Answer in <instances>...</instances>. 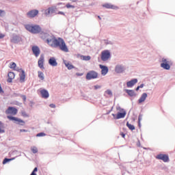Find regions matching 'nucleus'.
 Masks as SVG:
<instances>
[{
    "label": "nucleus",
    "mask_w": 175,
    "mask_h": 175,
    "mask_svg": "<svg viewBox=\"0 0 175 175\" xmlns=\"http://www.w3.org/2000/svg\"><path fill=\"white\" fill-rule=\"evenodd\" d=\"M98 78V72L94 70L89 71L86 75V80H92Z\"/></svg>",
    "instance_id": "6"
},
{
    "label": "nucleus",
    "mask_w": 175,
    "mask_h": 175,
    "mask_svg": "<svg viewBox=\"0 0 175 175\" xmlns=\"http://www.w3.org/2000/svg\"><path fill=\"white\" fill-rule=\"evenodd\" d=\"M30 175H36V173L32 172L31 174Z\"/></svg>",
    "instance_id": "56"
},
{
    "label": "nucleus",
    "mask_w": 175,
    "mask_h": 175,
    "mask_svg": "<svg viewBox=\"0 0 175 175\" xmlns=\"http://www.w3.org/2000/svg\"><path fill=\"white\" fill-rule=\"evenodd\" d=\"M32 51H33V54H34L36 57H39V55L40 54V49H39L38 46H33Z\"/></svg>",
    "instance_id": "20"
},
{
    "label": "nucleus",
    "mask_w": 175,
    "mask_h": 175,
    "mask_svg": "<svg viewBox=\"0 0 175 175\" xmlns=\"http://www.w3.org/2000/svg\"><path fill=\"white\" fill-rule=\"evenodd\" d=\"M116 110H117L118 111H120V113H121V112L122 113V112L125 111L124 109H122V108H121V107H120V106H117V107H116Z\"/></svg>",
    "instance_id": "35"
},
{
    "label": "nucleus",
    "mask_w": 175,
    "mask_h": 175,
    "mask_svg": "<svg viewBox=\"0 0 175 175\" xmlns=\"http://www.w3.org/2000/svg\"><path fill=\"white\" fill-rule=\"evenodd\" d=\"M126 126L130 129V131H135V126L129 124V122H126Z\"/></svg>",
    "instance_id": "31"
},
{
    "label": "nucleus",
    "mask_w": 175,
    "mask_h": 175,
    "mask_svg": "<svg viewBox=\"0 0 175 175\" xmlns=\"http://www.w3.org/2000/svg\"><path fill=\"white\" fill-rule=\"evenodd\" d=\"M71 1V2H77V1H79V0H70Z\"/></svg>",
    "instance_id": "57"
},
{
    "label": "nucleus",
    "mask_w": 175,
    "mask_h": 175,
    "mask_svg": "<svg viewBox=\"0 0 175 175\" xmlns=\"http://www.w3.org/2000/svg\"><path fill=\"white\" fill-rule=\"evenodd\" d=\"M5 38V34L0 33V39H3Z\"/></svg>",
    "instance_id": "46"
},
{
    "label": "nucleus",
    "mask_w": 175,
    "mask_h": 175,
    "mask_svg": "<svg viewBox=\"0 0 175 175\" xmlns=\"http://www.w3.org/2000/svg\"><path fill=\"white\" fill-rule=\"evenodd\" d=\"M104 43L105 44H113V42L109 41L108 40H105Z\"/></svg>",
    "instance_id": "39"
},
{
    "label": "nucleus",
    "mask_w": 175,
    "mask_h": 175,
    "mask_svg": "<svg viewBox=\"0 0 175 175\" xmlns=\"http://www.w3.org/2000/svg\"><path fill=\"white\" fill-rule=\"evenodd\" d=\"M140 90V87L137 86V88L135 89V91H139Z\"/></svg>",
    "instance_id": "54"
},
{
    "label": "nucleus",
    "mask_w": 175,
    "mask_h": 175,
    "mask_svg": "<svg viewBox=\"0 0 175 175\" xmlns=\"http://www.w3.org/2000/svg\"><path fill=\"white\" fill-rule=\"evenodd\" d=\"M63 62L65 65V66L68 69V70H71V69H74L75 66L73 65L70 64L69 62L66 60H63Z\"/></svg>",
    "instance_id": "23"
},
{
    "label": "nucleus",
    "mask_w": 175,
    "mask_h": 175,
    "mask_svg": "<svg viewBox=\"0 0 175 175\" xmlns=\"http://www.w3.org/2000/svg\"><path fill=\"white\" fill-rule=\"evenodd\" d=\"M19 76L21 83H24V81H25V71H22Z\"/></svg>",
    "instance_id": "26"
},
{
    "label": "nucleus",
    "mask_w": 175,
    "mask_h": 175,
    "mask_svg": "<svg viewBox=\"0 0 175 175\" xmlns=\"http://www.w3.org/2000/svg\"><path fill=\"white\" fill-rule=\"evenodd\" d=\"M101 60L103 61V62H106V61H109L110 58H111V54L110 53V51L109 50H105L101 52V56H100Z\"/></svg>",
    "instance_id": "4"
},
{
    "label": "nucleus",
    "mask_w": 175,
    "mask_h": 175,
    "mask_svg": "<svg viewBox=\"0 0 175 175\" xmlns=\"http://www.w3.org/2000/svg\"><path fill=\"white\" fill-rule=\"evenodd\" d=\"M147 93H143L138 100V103H143V102H145L146 99H147Z\"/></svg>",
    "instance_id": "22"
},
{
    "label": "nucleus",
    "mask_w": 175,
    "mask_h": 175,
    "mask_svg": "<svg viewBox=\"0 0 175 175\" xmlns=\"http://www.w3.org/2000/svg\"><path fill=\"white\" fill-rule=\"evenodd\" d=\"M44 56H43V55H41L38 60V66L39 68H40V69H44Z\"/></svg>",
    "instance_id": "17"
},
{
    "label": "nucleus",
    "mask_w": 175,
    "mask_h": 175,
    "mask_svg": "<svg viewBox=\"0 0 175 175\" xmlns=\"http://www.w3.org/2000/svg\"><path fill=\"white\" fill-rule=\"evenodd\" d=\"M31 151L33 154H36L38 152V148L36 146L31 147Z\"/></svg>",
    "instance_id": "34"
},
{
    "label": "nucleus",
    "mask_w": 175,
    "mask_h": 175,
    "mask_svg": "<svg viewBox=\"0 0 175 175\" xmlns=\"http://www.w3.org/2000/svg\"><path fill=\"white\" fill-rule=\"evenodd\" d=\"M20 132H28V130H25V129H21Z\"/></svg>",
    "instance_id": "49"
},
{
    "label": "nucleus",
    "mask_w": 175,
    "mask_h": 175,
    "mask_svg": "<svg viewBox=\"0 0 175 175\" xmlns=\"http://www.w3.org/2000/svg\"><path fill=\"white\" fill-rule=\"evenodd\" d=\"M21 98L24 100V102H25V100H27V96H25V95H21Z\"/></svg>",
    "instance_id": "45"
},
{
    "label": "nucleus",
    "mask_w": 175,
    "mask_h": 175,
    "mask_svg": "<svg viewBox=\"0 0 175 175\" xmlns=\"http://www.w3.org/2000/svg\"><path fill=\"white\" fill-rule=\"evenodd\" d=\"M57 14H62L63 16H65V13L64 12H59Z\"/></svg>",
    "instance_id": "48"
},
{
    "label": "nucleus",
    "mask_w": 175,
    "mask_h": 175,
    "mask_svg": "<svg viewBox=\"0 0 175 175\" xmlns=\"http://www.w3.org/2000/svg\"><path fill=\"white\" fill-rule=\"evenodd\" d=\"M99 68L101 69V75L103 76H106L109 73V68L107 66L100 64Z\"/></svg>",
    "instance_id": "14"
},
{
    "label": "nucleus",
    "mask_w": 175,
    "mask_h": 175,
    "mask_svg": "<svg viewBox=\"0 0 175 175\" xmlns=\"http://www.w3.org/2000/svg\"><path fill=\"white\" fill-rule=\"evenodd\" d=\"M18 111L17 110V109H16L13 107H10L5 111V113H6V114H12L13 116H16V114H17Z\"/></svg>",
    "instance_id": "13"
},
{
    "label": "nucleus",
    "mask_w": 175,
    "mask_h": 175,
    "mask_svg": "<svg viewBox=\"0 0 175 175\" xmlns=\"http://www.w3.org/2000/svg\"><path fill=\"white\" fill-rule=\"evenodd\" d=\"M98 18H99V20H102V18L100 17V16H98Z\"/></svg>",
    "instance_id": "58"
},
{
    "label": "nucleus",
    "mask_w": 175,
    "mask_h": 175,
    "mask_svg": "<svg viewBox=\"0 0 175 175\" xmlns=\"http://www.w3.org/2000/svg\"><path fill=\"white\" fill-rule=\"evenodd\" d=\"M81 59H82L83 61H90V59H91V56L88 55H81Z\"/></svg>",
    "instance_id": "28"
},
{
    "label": "nucleus",
    "mask_w": 175,
    "mask_h": 175,
    "mask_svg": "<svg viewBox=\"0 0 175 175\" xmlns=\"http://www.w3.org/2000/svg\"><path fill=\"white\" fill-rule=\"evenodd\" d=\"M94 87V90H99L100 88H101V86L99 85H96Z\"/></svg>",
    "instance_id": "43"
},
{
    "label": "nucleus",
    "mask_w": 175,
    "mask_h": 175,
    "mask_svg": "<svg viewBox=\"0 0 175 175\" xmlns=\"http://www.w3.org/2000/svg\"><path fill=\"white\" fill-rule=\"evenodd\" d=\"M17 72H21V73H23V71H24V70L19 68H16L15 69Z\"/></svg>",
    "instance_id": "44"
},
{
    "label": "nucleus",
    "mask_w": 175,
    "mask_h": 175,
    "mask_svg": "<svg viewBox=\"0 0 175 175\" xmlns=\"http://www.w3.org/2000/svg\"><path fill=\"white\" fill-rule=\"evenodd\" d=\"M125 91L126 94L129 95V96H135L136 95V93H135V90H131L126 89Z\"/></svg>",
    "instance_id": "27"
},
{
    "label": "nucleus",
    "mask_w": 175,
    "mask_h": 175,
    "mask_svg": "<svg viewBox=\"0 0 175 175\" xmlns=\"http://www.w3.org/2000/svg\"><path fill=\"white\" fill-rule=\"evenodd\" d=\"M40 92L41 94L42 98H44V99H47V98L50 96V94H49V91H47L46 90L42 89L40 91Z\"/></svg>",
    "instance_id": "19"
},
{
    "label": "nucleus",
    "mask_w": 175,
    "mask_h": 175,
    "mask_svg": "<svg viewBox=\"0 0 175 175\" xmlns=\"http://www.w3.org/2000/svg\"><path fill=\"white\" fill-rule=\"evenodd\" d=\"M5 16H6L5 10H0V17H5Z\"/></svg>",
    "instance_id": "33"
},
{
    "label": "nucleus",
    "mask_w": 175,
    "mask_h": 175,
    "mask_svg": "<svg viewBox=\"0 0 175 175\" xmlns=\"http://www.w3.org/2000/svg\"><path fill=\"white\" fill-rule=\"evenodd\" d=\"M38 172V167H35L33 170V172Z\"/></svg>",
    "instance_id": "52"
},
{
    "label": "nucleus",
    "mask_w": 175,
    "mask_h": 175,
    "mask_svg": "<svg viewBox=\"0 0 175 175\" xmlns=\"http://www.w3.org/2000/svg\"><path fill=\"white\" fill-rule=\"evenodd\" d=\"M10 159H4L3 161V164L5 165V163H8V162H10Z\"/></svg>",
    "instance_id": "40"
},
{
    "label": "nucleus",
    "mask_w": 175,
    "mask_h": 175,
    "mask_svg": "<svg viewBox=\"0 0 175 175\" xmlns=\"http://www.w3.org/2000/svg\"><path fill=\"white\" fill-rule=\"evenodd\" d=\"M139 88H143L144 87V84L142 83L140 85H139Z\"/></svg>",
    "instance_id": "51"
},
{
    "label": "nucleus",
    "mask_w": 175,
    "mask_h": 175,
    "mask_svg": "<svg viewBox=\"0 0 175 175\" xmlns=\"http://www.w3.org/2000/svg\"><path fill=\"white\" fill-rule=\"evenodd\" d=\"M105 96H113V92H111V90H107L105 92Z\"/></svg>",
    "instance_id": "29"
},
{
    "label": "nucleus",
    "mask_w": 175,
    "mask_h": 175,
    "mask_svg": "<svg viewBox=\"0 0 175 175\" xmlns=\"http://www.w3.org/2000/svg\"><path fill=\"white\" fill-rule=\"evenodd\" d=\"M50 107H51L52 109H55V105L54 104H50Z\"/></svg>",
    "instance_id": "47"
},
{
    "label": "nucleus",
    "mask_w": 175,
    "mask_h": 175,
    "mask_svg": "<svg viewBox=\"0 0 175 175\" xmlns=\"http://www.w3.org/2000/svg\"><path fill=\"white\" fill-rule=\"evenodd\" d=\"M64 40V39L62 38H55V37H54V36H53V39L51 40V44H49V46H55L56 47H59V46L61 45L62 42Z\"/></svg>",
    "instance_id": "7"
},
{
    "label": "nucleus",
    "mask_w": 175,
    "mask_h": 175,
    "mask_svg": "<svg viewBox=\"0 0 175 175\" xmlns=\"http://www.w3.org/2000/svg\"><path fill=\"white\" fill-rule=\"evenodd\" d=\"M142 119H143V116L139 115L138 117L139 125H140V121H142Z\"/></svg>",
    "instance_id": "41"
},
{
    "label": "nucleus",
    "mask_w": 175,
    "mask_h": 175,
    "mask_svg": "<svg viewBox=\"0 0 175 175\" xmlns=\"http://www.w3.org/2000/svg\"><path fill=\"white\" fill-rule=\"evenodd\" d=\"M7 118H8V120H10V121H14L15 124H18V125H21L22 126H24V125H25V122L18 118L10 116H8Z\"/></svg>",
    "instance_id": "5"
},
{
    "label": "nucleus",
    "mask_w": 175,
    "mask_h": 175,
    "mask_svg": "<svg viewBox=\"0 0 175 175\" xmlns=\"http://www.w3.org/2000/svg\"><path fill=\"white\" fill-rule=\"evenodd\" d=\"M57 14V8L55 7H50L48 9L44 10V14L46 17L50 16V14Z\"/></svg>",
    "instance_id": "9"
},
{
    "label": "nucleus",
    "mask_w": 175,
    "mask_h": 175,
    "mask_svg": "<svg viewBox=\"0 0 175 175\" xmlns=\"http://www.w3.org/2000/svg\"><path fill=\"white\" fill-rule=\"evenodd\" d=\"M170 61L167 59L163 58L162 59V63L161 64V68H163V69H165V70H169L170 69Z\"/></svg>",
    "instance_id": "8"
},
{
    "label": "nucleus",
    "mask_w": 175,
    "mask_h": 175,
    "mask_svg": "<svg viewBox=\"0 0 175 175\" xmlns=\"http://www.w3.org/2000/svg\"><path fill=\"white\" fill-rule=\"evenodd\" d=\"M77 76H83V73H79V72H77Z\"/></svg>",
    "instance_id": "53"
},
{
    "label": "nucleus",
    "mask_w": 175,
    "mask_h": 175,
    "mask_svg": "<svg viewBox=\"0 0 175 175\" xmlns=\"http://www.w3.org/2000/svg\"><path fill=\"white\" fill-rule=\"evenodd\" d=\"M59 47L60 50H62V51H64V53H68L69 51V49H68V46H66V44H65V41H64V40H62Z\"/></svg>",
    "instance_id": "15"
},
{
    "label": "nucleus",
    "mask_w": 175,
    "mask_h": 175,
    "mask_svg": "<svg viewBox=\"0 0 175 175\" xmlns=\"http://www.w3.org/2000/svg\"><path fill=\"white\" fill-rule=\"evenodd\" d=\"M14 72H10L8 73V83H12V81L13 80V79H14Z\"/></svg>",
    "instance_id": "25"
},
{
    "label": "nucleus",
    "mask_w": 175,
    "mask_h": 175,
    "mask_svg": "<svg viewBox=\"0 0 175 175\" xmlns=\"http://www.w3.org/2000/svg\"><path fill=\"white\" fill-rule=\"evenodd\" d=\"M121 136H122V137H125V134H124V133H122L121 134Z\"/></svg>",
    "instance_id": "55"
},
{
    "label": "nucleus",
    "mask_w": 175,
    "mask_h": 175,
    "mask_svg": "<svg viewBox=\"0 0 175 175\" xmlns=\"http://www.w3.org/2000/svg\"><path fill=\"white\" fill-rule=\"evenodd\" d=\"M43 136H46V133H40L36 135L37 137H43Z\"/></svg>",
    "instance_id": "36"
},
{
    "label": "nucleus",
    "mask_w": 175,
    "mask_h": 175,
    "mask_svg": "<svg viewBox=\"0 0 175 175\" xmlns=\"http://www.w3.org/2000/svg\"><path fill=\"white\" fill-rule=\"evenodd\" d=\"M103 7L106 8L107 9H118V7L109 3L103 5Z\"/></svg>",
    "instance_id": "24"
},
{
    "label": "nucleus",
    "mask_w": 175,
    "mask_h": 175,
    "mask_svg": "<svg viewBox=\"0 0 175 175\" xmlns=\"http://www.w3.org/2000/svg\"><path fill=\"white\" fill-rule=\"evenodd\" d=\"M0 133H5V130H3V124L0 122Z\"/></svg>",
    "instance_id": "32"
},
{
    "label": "nucleus",
    "mask_w": 175,
    "mask_h": 175,
    "mask_svg": "<svg viewBox=\"0 0 175 175\" xmlns=\"http://www.w3.org/2000/svg\"><path fill=\"white\" fill-rule=\"evenodd\" d=\"M21 114H22L23 117H26V118L29 117V115L28 113H27V112H25L24 111H22Z\"/></svg>",
    "instance_id": "38"
},
{
    "label": "nucleus",
    "mask_w": 175,
    "mask_h": 175,
    "mask_svg": "<svg viewBox=\"0 0 175 175\" xmlns=\"http://www.w3.org/2000/svg\"><path fill=\"white\" fill-rule=\"evenodd\" d=\"M137 79H133L126 83L127 88H132V87H133L135 84H137Z\"/></svg>",
    "instance_id": "18"
},
{
    "label": "nucleus",
    "mask_w": 175,
    "mask_h": 175,
    "mask_svg": "<svg viewBox=\"0 0 175 175\" xmlns=\"http://www.w3.org/2000/svg\"><path fill=\"white\" fill-rule=\"evenodd\" d=\"M38 78L40 80H44V74H43V72H42V71H38Z\"/></svg>",
    "instance_id": "30"
},
{
    "label": "nucleus",
    "mask_w": 175,
    "mask_h": 175,
    "mask_svg": "<svg viewBox=\"0 0 175 175\" xmlns=\"http://www.w3.org/2000/svg\"><path fill=\"white\" fill-rule=\"evenodd\" d=\"M39 14V10H32L27 12V17L29 18H33V17H36Z\"/></svg>",
    "instance_id": "12"
},
{
    "label": "nucleus",
    "mask_w": 175,
    "mask_h": 175,
    "mask_svg": "<svg viewBox=\"0 0 175 175\" xmlns=\"http://www.w3.org/2000/svg\"><path fill=\"white\" fill-rule=\"evenodd\" d=\"M25 28L31 33H40L42 32V27L38 25H26Z\"/></svg>",
    "instance_id": "1"
},
{
    "label": "nucleus",
    "mask_w": 175,
    "mask_h": 175,
    "mask_svg": "<svg viewBox=\"0 0 175 175\" xmlns=\"http://www.w3.org/2000/svg\"><path fill=\"white\" fill-rule=\"evenodd\" d=\"M66 6L67 9H70V8H75V6H73L69 3L66 4Z\"/></svg>",
    "instance_id": "42"
},
{
    "label": "nucleus",
    "mask_w": 175,
    "mask_h": 175,
    "mask_svg": "<svg viewBox=\"0 0 175 175\" xmlns=\"http://www.w3.org/2000/svg\"><path fill=\"white\" fill-rule=\"evenodd\" d=\"M3 92V90H2V87L0 85V94H2Z\"/></svg>",
    "instance_id": "50"
},
{
    "label": "nucleus",
    "mask_w": 175,
    "mask_h": 175,
    "mask_svg": "<svg viewBox=\"0 0 175 175\" xmlns=\"http://www.w3.org/2000/svg\"><path fill=\"white\" fill-rule=\"evenodd\" d=\"M126 70V68L125 67V66L122 64H118L115 67V72L116 73H124V72H125Z\"/></svg>",
    "instance_id": "10"
},
{
    "label": "nucleus",
    "mask_w": 175,
    "mask_h": 175,
    "mask_svg": "<svg viewBox=\"0 0 175 175\" xmlns=\"http://www.w3.org/2000/svg\"><path fill=\"white\" fill-rule=\"evenodd\" d=\"M16 66V63L12 62V63L10 64V68L11 69H15Z\"/></svg>",
    "instance_id": "37"
},
{
    "label": "nucleus",
    "mask_w": 175,
    "mask_h": 175,
    "mask_svg": "<svg viewBox=\"0 0 175 175\" xmlns=\"http://www.w3.org/2000/svg\"><path fill=\"white\" fill-rule=\"evenodd\" d=\"M40 36L41 39L45 40L46 43H48L49 44H51V40H53V37L54 36L47 31H41V32L40 33Z\"/></svg>",
    "instance_id": "2"
},
{
    "label": "nucleus",
    "mask_w": 175,
    "mask_h": 175,
    "mask_svg": "<svg viewBox=\"0 0 175 175\" xmlns=\"http://www.w3.org/2000/svg\"><path fill=\"white\" fill-rule=\"evenodd\" d=\"M10 42L14 44H18L23 42V38L18 34L13 33L10 36Z\"/></svg>",
    "instance_id": "3"
},
{
    "label": "nucleus",
    "mask_w": 175,
    "mask_h": 175,
    "mask_svg": "<svg viewBox=\"0 0 175 175\" xmlns=\"http://www.w3.org/2000/svg\"><path fill=\"white\" fill-rule=\"evenodd\" d=\"M113 117H114L115 120H120V118H125V116H126V111H124L123 112H118L117 116L116 114H112Z\"/></svg>",
    "instance_id": "11"
},
{
    "label": "nucleus",
    "mask_w": 175,
    "mask_h": 175,
    "mask_svg": "<svg viewBox=\"0 0 175 175\" xmlns=\"http://www.w3.org/2000/svg\"><path fill=\"white\" fill-rule=\"evenodd\" d=\"M49 64L51 65V66H57L58 65V63L57 62V60L55 59V57H51L49 59Z\"/></svg>",
    "instance_id": "21"
},
{
    "label": "nucleus",
    "mask_w": 175,
    "mask_h": 175,
    "mask_svg": "<svg viewBox=\"0 0 175 175\" xmlns=\"http://www.w3.org/2000/svg\"><path fill=\"white\" fill-rule=\"evenodd\" d=\"M157 159H161V161H163V162H167L169 161V157L166 154H158L156 157Z\"/></svg>",
    "instance_id": "16"
}]
</instances>
